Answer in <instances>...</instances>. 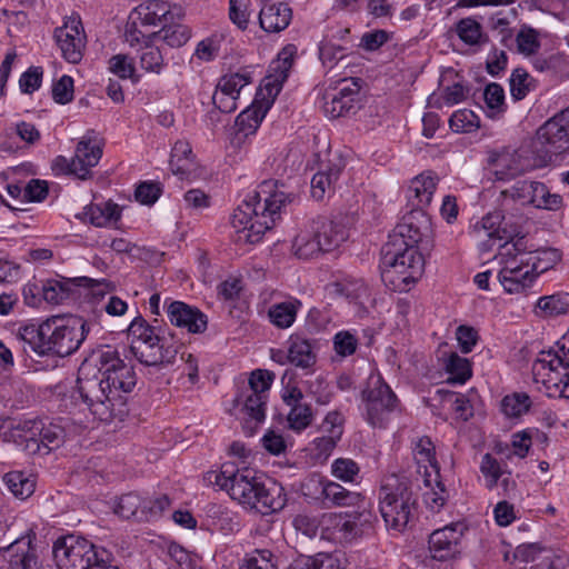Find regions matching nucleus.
Here are the masks:
<instances>
[{
  "label": "nucleus",
  "instance_id": "obj_1",
  "mask_svg": "<svg viewBox=\"0 0 569 569\" xmlns=\"http://www.w3.org/2000/svg\"><path fill=\"white\" fill-rule=\"evenodd\" d=\"M296 199L297 194L287 191L283 183L262 181L244 196L232 213L231 226L237 232V241L259 242L266 231L273 227L281 210Z\"/></svg>",
  "mask_w": 569,
  "mask_h": 569
},
{
  "label": "nucleus",
  "instance_id": "obj_2",
  "mask_svg": "<svg viewBox=\"0 0 569 569\" xmlns=\"http://www.w3.org/2000/svg\"><path fill=\"white\" fill-rule=\"evenodd\" d=\"M211 476L214 477V483L226 490L231 499L261 515L280 511L286 506L283 488L277 483L266 486L250 468H239L233 462H224L220 471L211 472Z\"/></svg>",
  "mask_w": 569,
  "mask_h": 569
},
{
  "label": "nucleus",
  "instance_id": "obj_3",
  "mask_svg": "<svg viewBox=\"0 0 569 569\" xmlns=\"http://www.w3.org/2000/svg\"><path fill=\"white\" fill-rule=\"evenodd\" d=\"M64 428L48 419L0 418V440L11 442L29 456H47L66 440Z\"/></svg>",
  "mask_w": 569,
  "mask_h": 569
},
{
  "label": "nucleus",
  "instance_id": "obj_4",
  "mask_svg": "<svg viewBox=\"0 0 569 569\" xmlns=\"http://www.w3.org/2000/svg\"><path fill=\"white\" fill-rule=\"evenodd\" d=\"M98 358L92 352L87 357L78 369L76 387L72 391V399L80 400L90 413L98 420L110 422L114 419H122L121 402L114 398L117 391L106 388Z\"/></svg>",
  "mask_w": 569,
  "mask_h": 569
},
{
  "label": "nucleus",
  "instance_id": "obj_5",
  "mask_svg": "<svg viewBox=\"0 0 569 569\" xmlns=\"http://www.w3.org/2000/svg\"><path fill=\"white\" fill-rule=\"evenodd\" d=\"M352 218L345 213L317 216L308 220L292 241V251L300 259L331 252L349 238Z\"/></svg>",
  "mask_w": 569,
  "mask_h": 569
},
{
  "label": "nucleus",
  "instance_id": "obj_6",
  "mask_svg": "<svg viewBox=\"0 0 569 569\" xmlns=\"http://www.w3.org/2000/svg\"><path fill=\"white\" fill-rule=\"evenodd\" d=\"M416 508L417 499L407 478L391 476L381 486L379 509L388 529L405 531L415 518Z\"/></svg>",
  "mask_w": 569,
  "mask_h": 569
},
{
  "label": "nucleus",
  "instance_id": "obj_7",
  "mask_svg": "<svg viewBox=\"0 0 569 569\" xmlns=\"http://www.w3.org/2000/svg\"><path fill=\"white\" fill-rule=\"evenodd\" d=\"M400 401L378 371L371 372L360 393L361 417L372 428H386Z\"/></svg>",
  "mask_w": 569,
  "mask_h": 569
},
{
  "label": "nucleus",
  "instance_id": "obj_8",
  "mask_svg": "<svg viewBox=\"0 0 569 569\" xmlns=\"http://www.w3.org/2000/svg\"><path fill=\"white\" fill-rule=\"evenodd\" d=\"M421 248L411 246H390L389 242L382 248V277L395 284V289L405 290L406 287L416 282L423 272L425 258Z\"/></svg>",
  "mask_w": 569,
  "mask_h": 569
},
{
  "label": "nucleus",
  "instance_id": "obj_9",
  "mask_svg": "<svg viewBox=\"0 0 569 569\" xmlns=\"http://www.w3.org/2000/svg\"><path fill=\"white\" fill-rule=\"evenodd\" d=\"M52 556L58 569H97L99 563L112 560L106 548L73 535L57 539Z\"/></svg>",
  "mask_w": 569,
  "mask_h": 569
},
{
  "label": "nucleus",
  "instance_id": "obj_10",
  "mask_svg": "<svg viewBox=\"0 0 569 569\" xmlns=\"http://www.w3.org/2000/svg\"><path fill=\"white\" fill-rule=\"evenodd\" d=\"M90 328L78 316L53 317L44 321L46 355L67 357L79 349Z\"/></svg>",
  "mask_w": 569,
  "mask_h": 569
},
{
  "label": "nucleus",
  "instance_id": "obj_11",
  "mask_svg": "<svg viewBox=\"0 0 569 569\" xmlns=\"http://www.w3.org/2000/svg\"><path fill=\"white\" fill-rule=\"evenodd\" d=\"M100 362L101 373L104 379L106 388L117 395L114 398L121 402L122 417L127 413L124 393L133 390L137 378L133 368L127 365L119 356L118 351L108 348L107 350H98L93 352Z\"/></svg>",
  "mask_w": 569,
  "mask_h": 569
},
{
  "label": "nucleus",
  "instance_id": "obj_12",
  "mask_svg": "<svg viewBox=\"0 0 569 569\" xmlns=\"http://www.w3.org/2000/svg\"><path fill=\"white\" fill-rule=\"evenodd\" d=\"M499 256L501 257L503 267L498 277L503 289L508 293H525L530 289L537 280V276L527 266L523 256L512 250V242L505 241L500 244Z\"/></svg>",
  "mask_w": 569,
  "mask_h": 569
},
{
  "label": "nucleus",
  "instance_id": "obj_13",
  "mask_svg": "<svg viewBox=\"0 0 569 569\" xmlns=\"http://www.w3.org/2000/svg\"><path fill=\"white\" fill-rule=\"evenodd\" d=\"M555 350L542 351L532 363V376L549 397L567 398L565 389L569 387V365L563 362Z\"/></svg>",
  "mask_w": 569,
  "mask_h": 569
},
{
  "label": "nucleus",
  "instance_id": "obj_14",
  "mask_svg": "<svg viewBox=\"0 0 569 569\" xmlns=\"http://www.w3.org/2000/svg\"><path fill=\"white\" fill-rule=\"evenodd\" d=\"M431 227L423 210L411 209L389 233L390 246H411L429 250Z\"/></svg>",
  "mask_w": 569,
  "mask_h": 569
},
{
  "label": "nucleus",
  "instance_id": "obj_15",
  "mask_svg": "<svg viewBox=\"0 0 569 569\" xmlns=\"http://www.w3.org/2000/svg\"><path fill=\"white\" fill-rule=\"evenodd\" d=\"M101 156V146L88 133L78 142L73 158L68 160L59 156L54 160V169L86 180L91 177V168L98 164Z\"/></svg>",
  "mask_w": 569,
  "mask_h": 569
},
{
  "label": "nucleus",
  "instance_id": "obj_16",
  "mask_svg": "<svg viewBox=\"0 0 569 569\" xmlns=\"http://www.w3.org/2000/svg\"><path fill=\"white\" fill-rule=\"evenodd\" d=\"M183 343L176 338L170 330L161 332V339L151 343L139 342L138 346H130L131 353L146 366H169L173 365Z\"/></svg>",
  "mask_w": 569,
  "mask_h": 569
},
{
  "label": "nucleus",
  "instance_id": "obj_17",
  "mask_svg": "<svg viewBox=\"0 0 569 569\" xmlns=\"http://www.w3.org/2000/svg\"><path fill=\"white\" fill-rule=\"evenodd\" d=\"M536 143L549 154V159L569 152V106L538 128Z\"/></svg>",
  "mask_w": 569,
  "mask_h": 569
},
{
  "label": "nucleus",
  "instance_id": "obj_18",
  "mask_svg": "<svg viewBox=\"0 0 569 569\" xmlns=\"http://www.w3.org/2000/svg\"><path fill=\"white\" fill-rule=\"evenodd\" d=\"M305 496L322 499L325 503L338 507L356 506L361 500V495L347 490L341 485L326 481L319 476H311L302 485Z\"/></svg>",
  "mask_w": 569,
  "mask_h": 569
},
{
  "label": "nucleus",
  "instance_id": "obj_19",
  "mask_svg": "<svg viewBox=\"0 0 569 569\" xmlns=\"http://www.w3.org/2000/svg\"><path fill=\"white\" fill-rule=\"evenodd\" d=\"M523 149L513 150L503 148L499 151H491L488 163L495 178L499 181H507L528 171L532 168Z\"/></svg>",
  "mask_w": 569,
  "mask_h": 569
},
{
  "label": "nucleus",
  "instance_id": "obj_20",
  "mask_svg": "<svg viewBox=\"0 0 569 569\" xmlns=\"http://www.w3.org/2000/svg\"><path fill=\"white\" fill-rule=\"evenodd\" d=\"M54 39L62 57L70 63H79L83 58L86 34L79 18L71 17L54 30Z\"/></svg>",
  "mask_w": 569,
  "mask_h": 569
},
{
  "label": "nucleus",
  "instance_id": "obj_21",
  "mask_svg": "<svg viewBox=\"0 0 569 569\" xmlns=\"http://www.w3.org/2000/svg\"><path fill=\"white\" fill-rule=\"evenodd\" d=\"M359 79L342 80L338 92L325 94L323 111L329 118L356 113L360 103Z\"/></svg>",
  "mask_w": 569,
  "mask_h": 569
},
{
  "label": "nucleus",
  "instance_id": "obj_22",
  "mask_svg": "<svg viewBox=\"0 0 569 569\" xmlns=\"http://www.w3.org/2000/svg\"><path fill=\"white\" fill-rule=\"evenodd\" d=\"M181 18V9L171 7L162 0H144L130 13L132 21H139L143 27H167V23Z\"/></svg>",
  "mask_w": 569,
  "mask_h": 569
},
{
  "label": "nucleus",
  "instance_id": "obj_23",
  "mask_svg": "<svg viewBox=\"0 0 569 569\" xmlns=\"http://www.w3.org/2000/svg\"><path fill=\"white\" fill-rule=\"evenodd\" d=\"M362 535L359 516L330 513L323 517L321 537L336 543H349Z\"/></svg>",
  "mask_w": 569,
  "mask_h": 569
},
{
  "label": "nucleus",
  "instance_id": "obj_24",
  "mask_svg": "<svg viewBox=\"0 0 569 569\" xmlns=\"http://www.w3.org/2000/svg\"><path fill=\"white\" fill-rule=\"evenodd\" d=\"M466 529L465 523L456 522L435 530L429 537L431 557L442 561L458 553V546Z\"/></svg>",
  "mask_w": 569,
  "mask_h": 569
},
{
  "label": "nucleus",
  "instance_id": "obj_25",
  "mask_svg": "<svg viewBox=\"0 0 569 569\" xmlns=\"http://www.w3.org/2000/svg\"><path fill=\"white\" fill-rule=\"evenodd\" d=\"M511 242V249L523 256L527 266L531 267L537 277L553 268L562 258L561 252L555 248L532 249L523 236L512 239Z\"/></svg>",
  "mask_w": 569,
  "mask_h": 569
},
{
  "label": "nucleus",
  "instance_id": "obj_26",
  "mask_svg": "<svg viewBox=\"0 0 569 569\" xmlns=\"http://www.w3.org/2000/svg\"><path fill=\"white\" fill-rule=\"evenodd\" d=\"M167 315L173 326L187 329L190 333H201L207 329V316L182 301L170 302Z\"/></svg>",
  "mask_w": 569,
  "mask_h": 569
},
{
  "label": "nucleus",
  "instance_id": "obj_27",
  "mask_svg": "<svg viewBox=\"0 0 569 569\" xmlns=\"http://www.w3.org/2000/svg\"><path fill=\"white\" fill-rule=\"evenodd\" d=\"M93 280L87 277L44 280L43 300L51 305H61L78 295L79 287H89Z\"/></svg>",
  "mask_w": 569,
  "mask_h": 569
},
{
  "label": "nucleus",
  "instance_id": "obj_28",
  "mask_svg": "<svg viewBox=\"0 0 569 569\" xmlns=\"http://www.w3.org/2000/svg\"><path fill=\"white\" fill-rule=\"evenodd\" d=\"M6 560L9 569H43L38 562L36 549L26 539L16 540L4 551L0 549V569H3Z\"/></svg>",
  "mask_w": 569,
  "mask_h": 569
},
{
  "label": "nucleus",
  "instance_id": "obj_29",
  "mask_svg": "<svg viewBox=\"0 0 569 569\" xmlns=\"http://www.w3.org/2000/svg\"><path fill=\"white\" fill-rule=\"evenodd\" d=\"M437 183L438 177L432 171L422 172L411 180L407 198L412 209L423 210L430 204Z\"/></svg>",
  "mask_w": 569,
  "mask_h": 569
},
{
  "label": "nucleus",
  "instance_id": "obj_30",
  "mask_svg": "<svg viewBox=\"0 0 569 569\" xmlns=\"http://www.w3.org/2000/svg\"><path fill=\"white\" fill-rule=\"evenodd\" d=\"M519 190L521 197L536 208L546 210H558L562 206V197L558 193H551L547 186L539 181H522Z\"/></svg>",
  "mask_w": 569,
  "mask_h": 569
},
{
  "label": "nucleus",
  "instance_id": "obj_31",
  "mask_svg": "<svg viewBox=\"0 0 569 569\" xmlns=\"http://www.w3.org/2000/svg\"><path fill=\"white\" fill-rule=\"evenodd\" d=\"M292 18L291 8L284 2L264 4L259 13L260 27L267 32L284 30Z\"/></svg>",
  "mask_w": 569,
  "mask_h": 569
},
{
  "label": "nucleus",
  "instance_id": "obj_32",
  "mask_svg": "<svg viewBox=\"0 0 569 569\" xmlns=\"http://www.w3.org/2000/svg\"><path fill=\"white\" fill-rule=\"evenodd\" d=\"M296 54L297 48L293 44L286 46L278 53V58L271 67L276 73L273 76H269L264 83V88L269 91V94H271L272 90L276 91V94L280 91L282 83L289 76Z\"/></svg>",
  "mask_w": 569,
  "mask_h": 569
},
{
  "label": "nucleus",
  "instance_id": "obj_33",
  "mask_svg": "<svg viewBox=\"0 0 569 569\" xmlns=\"http://www.w3.org/2000/svg\"><path fill=\"white\" fill-rule=\"evenodd\" d=\"M288 345V362L301 369H309L315 366L317 356L312 343L308 339L300 336H291Z\"/></svg>",
  "mask_w": 569,
  "mask_h": 569
},
{
  "label": "nucleus",
  "instance_id": "obj_34",
  "mask_svg": "<svg viewBox=\"0 0 569 569\" xmlns=\"http://www.w3.org/2000/svg\"><path fill=\"white\" fill-rule=\"evenodd\" d=\"M422 481L427 488L423 492V501L432 512H439L448 499V492L445 485L440 481V473L435 475L426 472L422 475Z\"/></svg>",
  "mask_w": 569,
  "mask_h": 569
},
{
  "label": "nucleus",
  "instance_id": "obj_35",
  "mask_svg": "<svg viewBox=\"0 0 569 569\" xmlns=\"http://www.w3.org/2000/svg\"><path fill=\"white\" fill-rule=\"evenodd\" d=\"M83 217L91 224L98 228L107 227L121 217L120 207L112 202L91 203L83 209Z\"/></svg>",
  "mask_w": 569,
  "mask_h": 569
},
{
  "label": "nucleus",
  "instance_id": "obj_36",
  "mask_svg": "<svg viewBox=\"0 0 569 569\" xmlns=\"http://www.w3.org/2000/svg\"><path fill=\"white\" fill-rule=\"evenodd\" d=\"M503 217L500 212H490L481 221L475 224V232L478 237H487L488 240L482 243L486 249H491L496 240H503L506 231H501L500 226Z\"/></svg>",
  "mask_w": 569,
  "mask_h": 569
},
{
  "label": "nucleus",
  "instance_id": "obj_37",
  "mask_svg": "<svg viewBox=\"0 0 569 569\" xmlns=\"http://www.w3.org/2000/svg\"><path fill=\"white\" fill-rule=\"evenodd\" d=\"M301 302L297 299L272 305L268 310L269 321L279 329L290 328L296 321Z\"/></svg>",
  "mask_w": 569,
  "mask_h": 569
},
{
  "label": "nucleus",
  "instance_id": "obj_38",
  "mask_svg": "<svg viewBox=\"0 0 569 569\" xmlns=\"http://www.w3.org/2000/svg\"><path fill=\"white\" fill-rule=\"evenodd\" d=\"M343 166L339 162L330 163L326 170H320L311 179V196L316 200L323 199L326 191L338 181Z\"/></svg>",
  "mask_w": 569,
  "mask_h": 569
},
{
  "label": "nucleus",
  "instance_id": "obj_39",
  "mask_svg": "<svg viewBox=\"0 0 569 569\" xmlns=\"http://www.w3.org/2000/svg\"><path fill=\"white\" fill-rule=\"evenodd\" d=\"M413 456L418 463L419 475L422 476L426 472V467L429 473H439V466L436 459L435 446L430 438L422 437L416 442V446L413 448Z\"/></svg>",
  "mask_w": 569,
  "mask_h": 569
},
{
  "label": "nucleus",
  "instance_id": "obj_40",
  "mask_svg": "<svg viewBox=\"0 0 569 569\" xmlns=\"http://www.w3.org/2000/svg\"><path fill=\"white\" fill-rule=\"evenodd\" d=\"M268 396H261L251 392H244L236 398L237 405H242V410L249 419L246 420V426L249 421H254L256 425L262 422L266 417V402Z\"/></svg>",
  "mask_w": 569,
  "mask_h": 569
},
{
  "label": "nucleus",
  "instance_id": "obj_41",
  "mask_svg": "<svg viewBox=\"0 0 569 569\" xmlns=\"http://www.w3.org/2000/svg\"><path fill=\"white\" fill-rule=\"evenodd\" d=\"M17 339L23 343V349L27 347L36 353L46 355V338H44V322L40 326L28 325L21 327L17 333Z\"/></svg>",
  "mask_w": 569,
  "mask_h": 569
},
{
  "label": "nucleus",
  "instance_id": "obj_42",
  "mask_svg": "<svg viewBox=\"0 0 569 569\" xmlns=\"http://www.w3.org/2000/svg\"><path fill=\"white\" fill-rule=\"evenodd\" d=\"M266 116V110L261 108H248L243 110L236 119L237 138H246L253 134L259 128L262 119Z\"/></svg>",
  "mask_w": 569,
  "mask_h": 569
},
{
  "label": "nucleus",
  "instance_id": "obj_43",
  "mask_svg": "<svg viewBox=\"0 0 569 569\" xmlns=\"http://www.w3.org/2000/svg\"><path fill=\"white\" fill-rule=\"evenodd\" d=\"M3 481L14 497L24 500L34 491V481L22 471H10L4 475Z\"/></svg>",
  "mask_w": 569,
  "mask_h": 569
},
{
  "label": "nucleus",
  "instance_id": "obj_44",
  "mask_svg": "<svg viewBox=\"0 0 569 569\" xmlns=\"http://www.w3.org/2000/svg\"><path fill=\"white\" fill-rule=\"evenodd\" d=\"M456 33L466 44L478 46L487 40L481 24L473 18H463L456 23Z\"/></svg>",
  "mask_w": 569,
  "mask_h": 569
},
{
  "label": "nucleus",
  "instance_id": "obj_45",
  "mask_svg": "<svg viewBox=\"0 0 569 569\" xmlns=\"http://www.w3.org/2000/svg\"><path fill=\"white\" fill-rule=\"evenodd\" d=\"M128 337L131 339L130 346H138L139 342L151 343L161 339V333L156 332V328L147 322L142 317L134 318L129 328Z\"/></svg>",
  "mask_w": 569,
  "mask_h": 569
},
{
  "label": "nucleus",
  "instance_id": "obj_46",
  "mask_svg": "<svg viewBox=\"0 0 569 569\" xmlns=\"http://www.w3.org/2000/svg\"><path fill=\"white\" fill-rule=\"evenodd\" d=\"M446 371L449 373L448 383H465L471 377V368L468 359L456 352L450 353L445 362Z\"/></svg>",
  "mask_w": 569,
  "mask_h": 569
},
{
  "label": "nucleus",
  "instance_id": "obj_47",
  "mask_svg": "<svg viewBox=\"0 0 569 569\" xmlns=\"http://www.w3.org/2000/svg\"><path fill=\"white\" fill-rule=\"evenodd\" d=\"M568 311L569 302L559 293L541 297L536 303V313L543 317H556Z\"/></svg>",
  "mask_w": 569,
  "mask_h": 569
},
{
  "label": "nucleus",
  "instance_id": "obj_48",
  "mask_svg": "<svg viewBox=\"0 0 569 569\" xmlns=\"http://www.w3.org/2000/svg\"><path fill=\"white\" fill-rule=\"evenodd\" d=\"M509 84L511 97L517 101L525 99L529 92L536 89L535 79L523 68L512 71Z\"/></svg>",
  "mask_w": 569,
  "mask_h": 569
},
{
  "label": "nucleus",
  "instance_id": "obj_49",
  "mask_svg": "<svg viewBox=\"0 0 569 569\" xmlns=\"http://www.w3.org/2000/svg\"><path fill=\"white\" fill-rule=\"evenodd\" d=\"M142 497L130 492L119 497L113 503V511L123 519L140 521Z\"/></svg>",
  "mask_w": 569,
  "mask_h": 569
},
{
  "label": "nucleus",
  "instance_id": "obj_50",
  "mask_svg": "<svg viewBox=\"0 0 569 569\" xmlns=\"http://www.w3.org/2000/svg\"><path fill=\"white\" fill-rule=\"evenodd\" d=\"M483 100L488 117L498 118L505 112V91L500 84L496 82L487 84L483 91Z\"/></svg>",
  "mask_w": 569,
  "mask_h": 569
},
{
  "label": "nucleus",
  "instance_id": "obj_51",
  "mask_svg": "<svg viewBox=\"0 0 569 569\" xmlns=\"http://www.w3.org/2000/svg\"><path fill=\"white\" fill-rule=\"evenodd\" d=\"M139 51H141L139 56L140 67L146 72L161 73L166 66L161 50L150 42L140 48Z\"/></svg>",
  "mask_w": 569,
  "mask_h": 569
},
{
  "label": "nucleus",
  "instance_id": "obj_52",
  "mask_svg": "<svg viewBox=\"0 0 569 569\" xmlns=\"http://www.w3.org/2000/svg\"><path fill=\"white\" fill-rule=\"evenodd\" d=\"M169 506L170 499L167 495H160L154 498H142L140 521L158 519L169 508Z\"/></svg>",
  "mask_w": 569,
  "mask_h": 569
},
{
  "label": "nucleus",
  "instance_id": "obj_53",
  "mask_svg": "<svg viewBox=\"0 0 569 569\" xmlns=\"http://www.w3.org/2000/svg\"><path fill=\"white\" fill-rule=\"evenodd\" d=\"M449 126L455 132H472L480 127V118L471 110L461 109L450 117Z\"/></svg>",
  "mask_w": 569,
  "mask_h": 569
},
{
  "label": "nucleus",
  "instance_id": "obj_54",
  "mask_svg": "<svg viewBox=\"0 0 569 569\" xmlns=\"http://www.w3.org/2000/svg\"><path fill=\"white\" fill-rule=\"evenodd\" d=\"M436 395L440 398L441 401L451 403L453 406L455 412L463 421H467L472 417V408L469 400L463 395H459L442 388L438 389Z\"/></svg>",
  "mask_w": 569,
  "mask_h": 569
},
{
  "label": "nucleus",
  "instance_id": "obj_55",
  "mask_svg": "<svg viewBox=\"0 0 569 569\" xmlns=\"http://www.w3.org/2000/svg\"><path fill=\"white\" fill-rule=\"evenodd\" d=\"M530 406V397L525 392L506 396L501 401V410L508 417H519L526 413Z\"/></svg>",
  "mask_w": 569,
  "mask_h": 569
},
{
  "label": "nucleus",
  "instance_id": "obj_56",
  "mask_svg": "<svg viewBox=\"0 0 569 569\" xmlns=\"http://www.w3.org/2000/svg\"><path fill=\"white\" fill-rule=\"evenodd\" d=\"M161 32L162 39L172 48L182 47L191 37L190 29L186 24L177 23L176 20L162 27Z\"/></svg>",
  "mask_w": 569,
  "mask_h": 569
},
{
  "label": "nucleus",
  "instance_id": "obj_57",
  "mask_svg": "<svg viewBox=\"0 0 569 569\" xmlns=\"http://www.w3.org/2000/svg\"><path fill=\"white\" fill-rule=\"evenodd\" d=\"M313 420L311 407L307 403L290 407L287 417L288 426L291 430L300 432L308 428Z\"/></svg>",
  "mask_w": 569,
  "mask_h": 569
},
{
  "label": "nucleus",
  "instance_id": "obj_58",
  "mask_svg": "<svg viewBox=\"0 0 569 569\" xmlns=\"http://www.w3.org/2000/svg\"><path fill=\"white\" fill-rule=\"evenodd\" d=\"M250 82H251L250 72H247V71L236 72V73L223 76L219 80L217 88L222 91L228 92L229 94H231L238 99L241 89Z\"/></svg>",
  "mask_w": 569,
  "mask_h": 569
},
{
  "label": "nucleus",
  "instance_id": "obj_59",
  "mask_svg": "<svg viewBox=\"0 0 569 569\" xmlns=\"http://www.w3.org/2000/svg\"><path fill=\"white\" fill-rule=\"evenodd\" d=\"M139 21H132L129 18V22L126 26L123 38L124 42L132 49L139 50L147 43L152 42V39L156 37V32L144 33L138 27Z\"/></svg>",
  "mask_w": 569,
  "mask_h": 569
},
{
  "label": "nucleus",
  "instance_id": "obj_60",
  "mask_svg": "<svg viewBox=\"0 0 569 569\" xmlns=\"http://www.w3.org/2000/svg\"><path fill=\"white\" fill-rule=\"evenodd\" d=\"M359 471L358 463L349 458H338L331 465L332 476L345 482H353Z\"/></svg>",
  "mask_w": 569,
  "mask_h": 569
},
{
  "label": "nucleus",
  "instance_id": "obj_61",
  "mask_svg": "<svg viewBox=\"0 0 569 569\" xmlns=\"http://www.w3.org/2000/svg\"><path fill=\"white\" fill-rule=\"evenodd\" d=\"M274 373L263 369L253 370L250 375L247 392L268 396Z\"/></svg>",
  "mask_w": 569,
  "mask_h": 569
},
{
  "label": "nucleus",
  "instance_id": "obj_62",
  "mask_svg": "<svg viewBox=\"0 0 569 569\" xmlns=\"http://www.w3.org/2000/svg\"><path fill=\"white\" fill-rule=\"evenodd\" d=\"M480 471L485 477L486 487L490 490L497 486L498 480L503 475L499 462L490 453L483 455L480 463Z\"/></svg>",
  "mask_w": 569,
  "mask_h": 569
},
{
  "label": "nucleus",
  "instance_id": "obj_63",
  "mask_svg": "<svg viewBox=\"0 0 569 569\" xmlns=\"http://www.w3.org/2000/svg\"><path fill=\"white\" fill-rule=\"evenodd\" d=\"M108 64L109 71L120 79H131L136 71L131 58L123 53L112 56Z\"/></svg>",
  "mask_w": 569,
  "mask_h": 569
},
{
  "label": "nucleus",
  "instance_id": "obj_64",
  "mask_svg": "<svg viewBox=\"0 0 569 569\" xmlns=\"http://www.w3.org/2000/svg\"><path fill=\"white\" fill-rule=\"evenodd\" d=\"M358 347L357 337L350 331L342 330L333 337V349L340 357H349L353 355Z\"/></svg>",
  "mask_w": 569,
  "mask_h": 569
}]
</instances>
